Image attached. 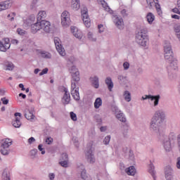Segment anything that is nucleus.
<instances>
[{"label":"nucleus","instance_id":"1","mask_svg":"<svg viewBox=\"0 0 180 180\" xmlns=\"http://www.w3.org/2000/svg\"><path fill=\"white\" fill-rule=\"evenodd\" d=\"M164 120H165V112L162 110H156L150 122L149 129L150 131L154 133H158L160 131V127L162 124Z\"/></svg>","mask_w":180,"mask_h":180},{"label":"nucleus","instance_id":"2","mask_svg":"<svg viewBox=\"0 0 180 180\" xmlns=\"http://www.w3.org/2000/svg\"><path fill=\"white\" fill-rule=\"evenodd\" d=\"M165 60L169 64V67L172 70H178V60L174 57V51H172V46L168 41H165L164 44Z\"/></svg>","mask_w":180,"mask_h":180},{"label":"nucleus","instance_id":"3","mask_svg":"<svg viewBox=\"0 0 180 180\" xmlns=\"http://www.w3.org/2000/svg\"><path fill=\"white\" fill-rule=\"evenodd\" d=\"M136 42L142 46V47H146L148 44V30L146 27H141L136 32Z\"/></svg>","mask_w":180,"mask_h":180},{"label":"nucleus","instance_id":"4","mask_svg":"<svg viewBox=\"0 0 180 180\" xmlns=\"http://www.w3.org/2000/svg\"><path fill=\"white\" fill-rule=\"evenodd\" d=\"M43 30L46 33H50L51 32V23L47 20H37V22L31 25V32L32 33H37L39 30Z\"/></svg>","mask_w":180,"mask_h":180},{"label":"nucleus","instance_id":"5","mask_svg":"<svg viewBox=\"0 0 180 180\" xmlns=\"http://www.w3.org/2000/svg\"><path fill=\"white\" fill-rule=\"evenodd\" d=\"M85 158L87 162H89L90 164H94L96 161L94 150H92V143H89L87 145L85 150Z\"/></svg>","mask_w":180,"mask_h":180},{"label":"nucleus","instance_id":"6","mask_svg":"<svg viewBox=\"0 0 180 180\" xmlns=\"http://www.w3.org/2000/svg\"><path fill=\"white\" fill-rule=\"evenodd\" d=\"M69 72L72 77V82H79L81 78L79 77V70L77 68V66L72 65L69 68Z\"/></svg>","mask_w":180,"mask_h":180},{"label":"nucleus","instance_id":"7","mask_svg":"<svg viewBox=\"0 0 180 180\" xmlns=\"http://www.w3.org/2000/svg\"><path fill=\"white\" fill-rule=\"evenodd\" d=\"M61 25L63 27H68L71 25V18H70V13L65 11L61 14Z\"/></svg>","mask_w":180,"mask_h":180},{"label":"nucleus","instance_id":"8","mask_svg":"<svg viewBox=\"0 0 180 180\" xmlns=\"http://www.w3.org/2000/svg\"><path fill=\"white\" fill-rule=\"evenodd\" d=\"M112 20L117 29H120V30H123V29H124V22L122 17L114 14L112 15Z\"/></svg>","mask_w":180,"mask_h":180},{"label":"nucleus","instance_id":"9","mask_svg":"<svg viewBox=\"0 0 180 180\" xmlns=\"http://www.w3.org/2000/svg\"><path fill=\"white\" fill-rule=\"evenodd\" d=\"M54 43L56 49L57 51L59 53L60 56H62V57L65 56V49H64L63 45L61 44V39H60V38L58 37H55Z\"/></svg>","mask_w":180,"mask_h":180},{"label":"nucleus","instance_id":"10","mask_svg":"<svg viewBox=\"0 0 180 180\" xmlns=\"http://www.w3.org/2000/svg\"><path fill=\"white\" fill-rule=\"evenodd\" d=\"M82 20L86 27H91V20H89V16L88 15V8L86 7H83L82 8Z\"/></svg>","mask_w":180,"mask_h":180},{"label":"nucleus","instance_id":"11","mask_svg":"<svg viewBox=\"0 0 180 180\" xmlns=\"http://www.w3.org/2000/svg\"><path fill=\"white\" fill-rule=\"evenodd\" d=\"M71 95L75 101H79V89L77 88V83L74 82L71 83Z\"/></svg>","mask_w":180,"mask_h":180},{"label":"nucleus","instance_id":"12","mask_svg":"<svg viewBox=\"0 0 180 180\" xmlns=\"http://www.w3.org/2000/svg\"><path fill=\"white\" fill-rule=\"evenodd\" d=\"M161 96L160 95L153 96V95H145L142 96L143 101H146L147 99H150L152 102L153 101V106L155 108L158 106V103H160V99Z\"/></svg>","mask_w":180,"mask_h":180},{"label":"nucleus","instance_id":"13","mask_svg":"<svg viewBox=\"0 0 180 180\" xmlns=\"http://www.w3.org/2000/svg\"><path fill=\"white\" fill-rule=\"evenodd\" d=\"M113 111L115 112V117H117V119L120 120V122H122V123H126V116H124V114L123 113V112H122V110H119V108L116 106L114 107Z\"/></svg>","mask_w":180,"mask_h":180},{"label":"nucleus","instance_id":"14","mask_svg":"<svg viewBox=\"0 0 180 180\" xmlns=\"http://www.w3.org/2000/svg\"><path fill=\"white\" fill-rule=\"evenodd\" d=\"M165 175L167 180L174 179V169L170 165H167L165 168Z\"/></svg>","mask_w":180,"mask_h":180},{"label":"nucleus","instance_id":"15","mask_svg":"<svg viewBox=\"0 0 180 180\" xmlns=\"http://www.w3.org/2000/svg\"><path fill=\"white\" fill-rule=\"evenodd\" d=\"M9 49H11L9 39L6 38L3 41H0V51H3L4 53H5L7 50H9Z\"/></svg>","mask_w":180,"mask_h":180},{"label":"nucleus","instance_id":"16","mask_svg":"<svg viewBox=\"0 0 180 180\" xmlns=\"http://www.w3.org/2000/svg\"><path fill=\"white\" fill-rule=\"evenodd\" d=\"M14 116L15 119L13 122V126L17 129H19V127L22 126V122H20V119H22V114L20 112H15Z\"/></svg>","mask_w":180,"mask_h":180},{"label":"nucleus","instance_id":"17","mask_svg":"<svg viewBox=\"0 0 180 180\" xmlns=\"http://www.w3.org/2000/svg\"><path fill=\"white\" fill-rule=\"evenodd\" d=\"M64 95L62 98V103L64 105H68L71 101V96L70 95V92H68V89H64Z\"/></svg>","mask_w":180,"mask_h":180},{"label":"nucleus","instance_id":"18","mask_svg":"<svg viewBox=\"0 0 180 180\" xmlns=\"http://www.w3.org/2000/svg\"><path fill=\"white\" fill-rule=\"evenodd\" d=\"M71 32L76 39H78L79 40L82 39V32L79 31L77 27H71Z\"/></svg>","mask_w":180,"mask_h":180},{"label":"nucleus","instance_id":"19","mask_svg":"<svg viewBox=\"0 0 180 180\" xmlns=\"http://www.w3.org/2000/svg\"><path fill=\"white\" fill-rule=\"evenodd\" d=\"M71 32L76 39H78L79 40L82 39V32L79 31L77 27H71Z\"/></svg>","mask_w":180,"mask_h":180},{"label":"nucleus","instance_id":"20","mask_svg":"<svg viewBox=\"0 0 180 180\" xmlns=\"http://www.w3.org/2000/svg\"><path fill=\"white\" fill-rule=\"evenodd\" d=\"M71 32L76 39H78L79 40L82 39V32L79 31L77 27H71Z\"/></svg>","mask_w":180,"mask_h":180},{"label":"nucleus","instance_id":"21","mask_svg":"<svg viewBox=\"0 0 180 180\" xmlns=\"http://www.w3.org/2000/svg\"><path fill=\"white\" fill-rule=\"evenodd\" d=\"M12 6V1H6L0 3V12L2 11H6V9H9Z\"/></svg>","mask_w":180,"mask_h":180},{"label":"nucleus","instance_id":"22","mask_svg":"<svg viewBox=\"0 0 180 180\" xmlns=\"http://www.w3.org/2000/svg\"><path fill=\"white\" fill-rule=\"evenodd\" d=\"M105 83L108 86V90L110 92H112V89H113V82L112 81V78L110 77H108L105 79Z\"/></svg>","mask_w":180,"mask_h":180},{"label":"nucleus","instance_id":"23","mask_svg":"<svg viewBox=\"0 0 180 180\" xmlns=\"http://www.w3.org/2000/svg\"><path fill=\"white\" fill-rule=\"evenodd\" d=\"M90 81L91 82V85L96 88V89L99 88V78L97 76L90 77Z\"/></svg>","mask_w":180,"mask_h":180},{"label":"nucleus","instance_id":"24","mask_svg":"<svg viewBox=\"0 0 180 180\" xmlns=\"http://www.w3.org/2000/svg\"><path fill=\"white\" fill-rule=\"evenodd\" d=\"M46 18H47V13H46L45 11H40L37 14V20L41 22V20H44Z\"/></svg>","mask_w":180,"mask_h":180},{"label":"nucleus","instance_id":"25","mask_svg":"<svg viewBox=\"0 0 180 180\" xmlns=\"http://www.w3.org/2000/svg\"><path fill=\"white\" fill-rule=\"evenodd\" d=\"M71 8L75 11H78L81 8V1L79 0H72Z\"/></svg>","mask_w":180,"mask_h":180},{"label":"nucleus","instance_id":"26","mask_svg":"<svg viewBox=\"0 0 180 180\" xmlns=\"http://www.w3.org/2000/svg\"><path fill=\"white\" fill-rule=\"evenodd\" d=\"M25 117L27 119V120H33V119H34L33 112L27 108H26L25 110Z\"/></svg>","mask_w":180,"mask_h":180},{"label":"nucleus","instance_id":"27","mask_svg":"<svg viewBox=\"0 0 180 180\" xmlns=\"http://www.w3.org/2000/svg\"><path fill=\"white\" fill-rule=\"evenodd\" d=\"M11 146H12V139H6L2 141L1 147H3L4 148H9Z\"/></svg>","mask_w":180,"mask_h":180},{"label":"nucleus","instance_id":"28","mask_svg":"<svg viewBox=\"0 0 180 180\" xmlns=\"http://www.w3.org/2000/svg\"><path fill=\"white\" fill-rule=\"evenodd\" d=\"M146 18L149 25H153V22L155 20V15H154V14L151 12L148 13Z\"/></svg>","mask_w":180,"mask_h":180},{"label":"nucleus","instance_id":"29","mask_svg":"<svg viewBox=\"0 0 180 180\" xmlns=\"http://www.w3.org/2000/svg\"><path fill=\"white\" fill-rule=\"evenodd\" d=\"M98 4L101 5L103 8L107 12H110V7L108 5V3L105 1V0H97Z\"/></svg>","mask_w":180,"mask_h":180},{"label":"nucleus","instance_id":"30","mask_svg":"<svg viewBox=\"0 0 180 180\" xmlns=\"http://www.w3.org/2000/svg\"><path fill=\"white\" fill-rule=\"evenodd\" d=\"M125 172L127 174V175H131L133 176L136 175V168H134V166H131L125 169Z\"/></svg>","mask_w":180,"mask_h":180},{"label":"nucleus","instance_id":"31","mask_svg":"<svg viewBox=\"0 0 180 180\" xmlns=\"http://www.w3.org/2000/svg\"><path fill=\"white\" fill-rule=\"evenodd\" d=\"M15 68V65L12 62H7L4 64V70L6 71H13V69Z\"/></svg>","mask_w":180,"mask_h":180},{"label":"nucleus","instance_id":"32","mask_svg":"<svg viewBox=\"0 0 180 180\" xmlns=\"http://www.w3.org/2000/svg\"><path fill=\"white\" fill-rule=\"evenodd\" d=\"M122 133L123 134V136L127 139V137H129V125L124 124L122 127Z\"/></svg>","mask_w":180,"mask_h":180},{"label":"nucleus","instance_id":"33","mask_svg":"<svg viewBox=\"0 0 180 180\" xmlns=\"http://www.w3.org/2000/svg\"><path fill=\"white\" fill-rule=\"evenodd\" d=\"M2 180H11V174L9 173V170L5 169L2 174Z\"/></svg>","mask_w":180,"mask_h":180},{"label":"nucleus","instance_id":"34","mask_svg":"<svg viewBox=\"0 0 180 180\" xmlns=\"http://www.w3.org/2000/svg\"><path fill=\"white\" fill-rule=\"evenodd\" d=\"M39 54L42 58L50 59L52 57L51 54L46 51H39Z\"/></svg>","mask_w":180,"mask_h":180},{"label":"nucleus","instance_id":"35","mask_svg":"<svg viewBox=\"0 0 180 180\" xmlns=\"http://www.w3.org/2000/svg\"><path fill=\"white\" fill-rule=\"evenodd\" d=\"M118 81L121 85H126L127 84V77L124 75H118Z\"/></svg>","mask_w":180,"mask_h":180},{"label":"nucleus","instance_id":"36","mask_svg":"<svg viewBox=\"0 0 180 180\" xmlns=\"http://www.w3.org/2000/svg\"><path fill=\"white\" fill-rule=\"evenodd\" d=\"M124 99L126 102H131V94L129 91H124L123 94Z\"/></svg>","mask_w":180,"mask_h":180},{"label":"nucleus","instance_id":"37","mask_svg":"<svg viewBox=\"0 0 180 180\" xmlns=\"http://www.w3.org/2000/svg\"><path fill=\"white\" fill-rule=\"evenodd\" d=\"M67 64L68 67L70 68V67H72L74 64H75V57L74 56H70L67 58Z\"/></svg>","mask_w":180,"mask_h":180},{"label":"nucleus","instance_id":"38","mask_svg":"<svg viewBox=\"0 0 180 180\" xmlns=\"http://www.w3.org/2000/svg\"><path fill=\"white\" fill-rule=\"evenodd\" d=\"M34 20H36V16L34 15H30L26 21L27 26H32L34 23Z\"/></svg>","mask_w":180,"mask_h":180},{"label":"nucleus","instance_id":"39","mask_svg":"<svg viewBox=\"0 0 180 180\" xmlns=\"http://www.w3.org/2000/svg\"><path fill=\"white\" fill-rule=\"evenodd\" d=\"M102 106V98H97L94 102V108L95 109H99Z\"/></svg>","mask_w":180,"mask_h":180},{"label":"nucleus","instance_id":"40","mask_svg":"<svg viewBox=\"0 0 180 180\" xmlns=\"http://www.w3.org/2000/svg\"><path fill=\"white\" fill-rule=\"evenodd\" d=\"M149 9H153V7L155 6V3H158V0H146Z\"/></svg>","mask_w":180,"mask_h":180},{"label":"nucleus","instance_id":"41","mask_svg":"<svg viewBox=\"0 0 180 180\" xmlns=\"http://www.w3.org/2000/svg\"><path fill=\"white\" fill-rule=\"evenodd\" d=\"M155 7L158 15L159 16H162V9L161 8V5H160L158 3H155Z\"/></svg>","mask_w":180,"mask_h":180},{"label":"nucleus","instance_id":"42","mask_svg":"<svg viewBox=\"0 0 180 180\" xmlns=\"http://www.w3.org/2000/svg\"><path fill=\"white\" fill-rule=\"evenodd\" d=\"M0 153L2 155H9V153H11L9 148L1 147Z\"/></svg>","mask_w":180,"mask_h":180},{"label":"nucleus","instance_id":"43","mask_svg":"<svg viewBox=\"0 0 180 180\" xmlns=\"http://www.w3.org/2000/svg\"><path fill=\"white\" fill-rule=\"evenodd\" d=\"M149 173L153 176L155 175V171L154 170V165L150 164L149 165Z\"/></svg>","mask_w":180,"mask_h":180},{"label":"nucleus","instance_id":"44","mask_svg":"<svg viewBox=\"0 0 180 180\" xmlns=\"http://www.w3.org/2000/svg\"><path fill=\"white\" fill-rule=\"evenodd\" d=\"M81 178L84 180H88V175H86V170L83 169L81 172Z\"/></svg>","mask_w":180,"mask_h":180},{"label":"nucleus","instance_id":"45","mask_svg":"<svg viewBox=\"0 0 180 180\" xmlns=\"http://www.w3.org/2000/svg\"><path fill=\"white\" fill-rule=\"evenodd\" d=\"M60 165L63 168H68V160H61L59 162Z\"/></svg>","mask_w":180,"mask_h":180},{"label":"nucleus","instance_id":"46","mask_svg":"<svg viewBox=\"0 0 180 180\" xmlns=\"http://www.w3.org/2000/svg\"><path fill=\"white\" fill-rule=\"evenodd\" d=\"M30 155L32 158H36V155H37V149H32L30 151Z\"/></svg>","mask_w":180,"mask_h":180},{"label":"nucleus","instance_id":"47","mask_svg":"<svg viewBox=\"0 0 180 180\" xmlns=\"http://www.w3.org/2000/svg\"><path fill=\"white\" fill-rule=\"evenodd\" d=\"M87 37L91 41H96V38L94 37V34L92 32H89Z\"/></svg>","mask_w":180,"mask_h":180},{"label":"nucleus","instance_id":"48","mask_svg":"<svg viewBox=\"0 0 180 180\" xmlns=\"http://www.w3.org/2000/svg\"><path fill=\"white\" fill-rule=\"evenodd\" d=\"M70 119H72L73 122H77V114H75L74 112H70Z\"/></svg>","mask_w":180,"mask_h":180},{"label":"nucleus","instance_id":"49","mask_svg":"<svg viewBox=\"0 0 180 180\" xmlns=\"http://www.w3.org/2000/svg\"><path fill=\"white\" fill-rule=\"evenodd\" d=\"M129 160L130 161H134V153H133V150H129Z\"/></svg>","mask_w":180,"mask_h":180},{"label":"nucleus","instance_id":"50","mask_svg":"<svg viewBox=\"0 0 180 180\" xmlns=\"http://www.w3.org/2000/svg\"><path fill=\"white\" fill-rule=\"evenodd\" d=\"M94 118L96 123H98V124H101L102 123V117H101V115H95Z\"/></svg>","mask_w":180,"mask_h":180},{"label":"nucleus","instance_id":"51","mask_svg":"<svg viewBox=\"0 0 180 180\" xmlns=\"http://www.w3.org/2000/svg\"><path fill=\"white\" fill-rule=\"evenodd\" d=\"M109 143H110V135L105 136L103 140V144H105V146H108V144H109Z\"/></svg>","mask_w":180,"mask_h":180},{"label":"nucleus","instance_id":"52","mask_svg":"<svg viewBox=\"0 0 180 180\" xmlns=\"http://www.w3.org/2000/svg\"><path fill=\"white\" fill-rule=\"evenodd\" d=\"M15 16H16V13H11V14H8V15H7V18L9 19V18H10V20H11V22H13V20H15Z\"/></svg>","mask_w":180,"mask_h":180},{"label":"nucleus","instance_id":"53","mask_svg":"<svg viewBox=\"0 0 180 180\" xmlns=\"http://www.w3.org/2000/svg\"><path fill=\"white\" fill-rule=\"evenodd\" d=\"M174 32L176 33V34H179L180 33V24H176L174 25Z\"/></svg>","mask_w":180,"mask_h":180},{"label":"nucleus","instance_id":"54","mask_svg":"<svg viewBox=\"0 0 180 180\" xmlns=\"http://www.w3.org/2000/svg\"><path fill=\"white\" fill-rule=\"evenodd\" d=\"M168 77H169V79H175V78H176V74L172 72H169Z\"/></svg>","mask_w":180,"mask_h":180},{"label":"nucleus","instance_id":"55","mask_svg":"<svg viewBox=\"0 0 180 180\" xmlns=\"http://www.w3.org/2000/svg\"><path fill=\"white\" fill-rule=\"evenodd\" d=\"M38 150L41 151V154H42V155H44V154H46V150H44V148H43V144H39L38 146Z\"/></svg>","mask_w":180,"mask_h":180},{"label":"nucleus","instance_id":"56","mask_svg":"<svg viewBox=\"0 0 180 180\" xmlns=\"http://www.w3.org/2000/svg\"><path fill=\"white\" fill-rule=\"evenodd\" d=\"M122 65L125 71H127L130 68V63L129 62H124Z\"/></svg>","mask_w":180,"mask_h":180},{"label":"nucleus","instance_id":"57","mask_svg":"<svg viewBox=\"0 0 180 180\" xmlns=\"http://www.w3.org/2000/svg\"><path fill=\"white\" fill-rule=\"evenodd\" d=\"M61 160L62 161L68 160V155L67 153H63L61 155Z\"/></svg>","mask_w":180,"mask_h":180},{"label":"nucleus","instance_id":"58","mask_svg":"<svg viewBox=\"0 0 180 180\" xmlns=\"http://www.w3.org/2000/svg\"><path fill=\"white\" fill-rule=\"evenodd\" d=\"M98 29L99 33H103V31L105 30V29L103 28V25H102V24L98 25Z\"/></svg>","mask_w":180,"mask_h":180},{"label":"nucleus","instance_id":"59","mask_svg":"<svg viewBox=\"0 0 180 180\" xmlns=\"http://www.w3.org/2000/svg\"><path fill=\"white\" fill-rule=\"evenodd\" d=\"M1 101L3 102V105H8L9 103V100L6 99V97L1 98Z\"/></svg>","mask_w":180,"mask_h":180},{"label":"nucleus","instance_id":"60","mask_svg":"<svg viewBox=\"0 0 180 180\" xmlns=\"http://www.w3.org/2000/svg\"><path fill=\"white\" fill-rule=\"evenodd\" d=\"M72 140H73V141H74V143H75V146L76 147H79V143L78 142V138H77V137H73Z\"/></svg>","mask_w":180,"mask_h":180},{"label":"nucleus","instance_id":"61","mask_svg":"<svg viewBox=\"0 0 180 180\" xmlns=\"http://www.w3.org/2000/svg\"><path fill=\"white\" fill-rule=\"evenodd\" d=\"M45 143H46V144L50 146V144H51V143H53V139L51 137L46 138V141H45Z\"/></svg>","mask_w":180,"mask_h":180},{"label":"nucleus","instance_id":"62","mask_svg":"<svg viewBox=\"0 0 180 180\" xmlns=\"http://www.w3.org/2000/svg\"><path fill=\"white\" fill-rule=\"evenodd\" d=\"M47 72H49V68H46L39 73V75L41 77V75H44V74H47Z\"/></svg>","mask_w":180,"mask_h":180},{"label":"nucleus","instance_id":"63","mask_svg":"<svg viewBox=\"0 0 180 180\" xmlns=\"http://www.w3.org/2000/svg\"><path fill=\"white\" fill-rule=\"evenodd\" d=\"M17 33L18 34H20V36H23V34H25V30H23L20 28H18V29H17Z\"/></svg>","mask_w":180,"mask_h":180},{"label":"nucleus","instance_id":"64","mask_svg":"<svg viewBox=\"0 0 180 180\" xmlns=\"http://www.w3.org/2000/svg\"><path fill=\"white\" fill-rule=\"evenodd\" d=\"M176 167L180 169V157L177 158Z\"/></svg>","mask_w":180,"mask_h":180}]
</instances>
